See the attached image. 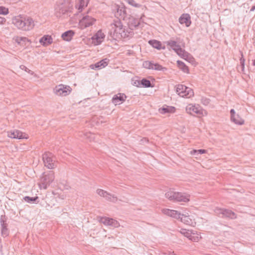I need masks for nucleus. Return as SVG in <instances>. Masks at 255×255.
Segmentation results:
<instances>
[{"label": "nucleus", "mask_w": 255, "mask_h": 255, "mask_svg": "<svg viewBox=\"0 0 255 255\" xmlns=\"http://www.w3.org/2000/svg\"><path fill=\"white\" fill-rule=\"evenodd\" d=\"M7 136L11 138L14 139H23L25 138L23 135V133L18 130H14L13 131H9L7 132Z\"/></svg>", "instance_id": "nucleus-16"}, {"label": "nucleus", "mask_w": 255, "mask_h": 255, "mask_svg": "<svg viewBox=\"0 0 255 255\" xmlns=\"http://www.w3.org/2000/svg\"><path fill=\"white\" fill-rule=\"evenodd\" d=\"M162 212L168 216L174 218L175 219H180L182 214L178 211L170 210L168 209H164L162 210Z\"/></svg>", "instance_id": "nucleus-14"}, {"label": "nucleus", "mask_w": 255, "mask_h": 255, "mask_svg": "<svg viewBox=\"0 0 255 255\" xmlns=\"http://www.w3.org/2000/svg\"><path fill=\"white\" fill-rule=\"evenodd\" d=\"M240 53H241L242 55V57L240 59V64L242 67V71H244L245 70V59L243 58V53L241 51H240Z\"/></svg>", "instance_id": "nucleus-45"}, {"label": "nucleus", "mask_w": 255, "mask_h": 255, "mask_svg": "<svg viewBox=\"0 0 255 255\" xmlns=\"http://www.w3.org/2000/svg\"><path fill=\"white\" fill-rule=\"evenodd\" d=\"M65 2V0H61L59 2L58 6L56 8L55 12V14L57 17H61L63 16L64 17H65V16H71L70 14H69L71 12L70 8L64 4Z\"/></svg>", "instance_id": "nucleus-4"}, {"label": "nucleus", "mask_w": 255, "mask_h": 255, "mask_svg": "<svg viewBox=\"0 0 255 255\" xmlns=\"http://www.w3.org/2000/svg\"><path fill=\"white\" fill-rule=\"evenodd\" d=\"M96 19L87 14L84 15L82 18L79 20V25L80 27L83 29L94 24Z\"/></svg>", "instance_id": "nucleus-7"}, {"label": "nucleus", "mask_w": 255, "mask_h": 255, "mask_svg": "<svg viewBox=\"0 0 255 255\" xmlns=\"http://www.w3.org/2000/svg\"><path fill=\"white\" fill-rule=\"evenodd\" d=\"M6 19L4 17L0 16V24H3L5 22Z\"/></svg>", "instance_id": "nucleus-52"}, {"label": "nucleus", "mask_w": 255, "mask_h": 255, "mask_svg": "<svg viewBox=\"0 0 255 255\" xmlns=\"http://www.w3.org/2000/svg\"><path fill=\"white\" fill-rule=\"evenodd\" d=\"M53 39L51 36L46 35L41 37L39 40V42L41 45L45 46L52 43Z\"/></svg>", "instance_id": "nucleus-22"}, {"label": "nucleus", "mask_w": 255, "mask_h": 255, "mask_svg": "<svg viewBox=\"0 0 255 255\" xmlns=\"http://www.w3.org/2000/svg\"><path fill=\"white\" fill-rule=\"evenodd\" d=\"M177 64L179 68L184 73H188L189 72V69L188 67L183 62L178 60L177 61Z\"/></svg>", "instance_id": "nucleus-33"}, {"label": "nucleus", "mask_w": 255, "mask_h": 255, "mask_svg": "<svg viewBox=\"0 0 255 255\" xmlns=\"http://www.w3.org/2000/svg\"><path fill=\"white\" fill-rule=\"evenodd\" d=\"M124 33L126 34V36H121V38H127L131 37L133 35L132 28L131 27L129 28H126V27H124Z\"/></svg>", "instance_id": "nucleus-35"}, {"label": "nucleus", "mask_w": 255, "mask_h": 255, "mask_svg": "<svg viewBox=\"0 0 255 255\" xmlns=\"http://www.w3.org/2000/svg\"><path fill=\"white\" fill-rule=\"evenodd\" d=\"M231 119L236 116L237 114H236L235 111L234 109H231L230 110Z\"/></svg>", "instance_id": "nucleus-51"}, {"label": "nucleus", "mask_w": 255, "mask_h": 255, "mask_svg": "<svg viewBox=\"0 0 255 255\" xmlns=\"http://www.w3.org/2000/svg\"><path fill=\"white\" fill-rule=\"evenodd\" d=\"M40 204L44 207L48 209V208H51V206L49 204H47L45 201L42 200L40 202Z\"/></svg>", "instance_id": "nucleus-48"}, {"label": "nucleus", "mask_w": 255, "mask_h": 255, "mask_svg": "<svg viewBox=\"0 0 255 255\" xmlns=\"http://www.w3.org/2000/svg\"><path fill=\"white\" fill-rule=\"evenodd\" d=\"M186 87H187L186 86H184L183 85H178L176 87V92L181 97H184V96H185V95L184 94L185 93V91H186Z\"/></svg>", "instance_id": "nucleus-27"}, {"label": "nucleus", "mask_w": 255, "mask_h": 255, "mask_svg": "<svg viewBox=\"0 0 255 255\" xmlns=\"http://www.w3.org/2000/svg\"><path fill=\"white\" fill-rule=\"evenodd\" d=\"M143 67L146 69L160 71H166L167 69L163 67L157 63H154L153 61H145L143 63Z\"/></svg>", "instance_id": "nucleus-6"}, {"label": "nucleus", "mask_w": 255, "mask_h": 255, "mask_svg": "<svg viewBox=\"0 0 255 255\" xmlns=\"http://www.w3.org/2000/svg\"><path fill=\"white\" fill-rule=\"evenodd\" d=\"M97 36V39L98 40L100 37H99L98 34L96 35Z\"/></svg>", "instance_id": "nucleus-55"}, {"label": "nucleus", "mask_w": 255, "mask_h": 255, "mask_svg": "<svg viewBox=\"0 0 255 255\" xmlns=\"http://www.w3.org/2000/svg\"><path fill=\"white\" fill-rule=\"evenodd\" d=\"M76 15H78V13H77V12L76 13L74 14V16H76Z\"/></svg>", "instance_id": "nucleus-56"}, {"label": "nucleus", "mask_w": 255, "mask_h": 255, "mask_svg": "<svg viewBox=\"0 0 255 255\" xmlns=\"http://www.w3.org/2000/svg\"><path fill=\"white\" fill-rule=\"evenodd\" d=\"M159 112L161 114L166 113H173L175 112V108L173 106L165 105L162 108L159 109Z\"/></svg>", "instance_id": "nucleus-21"}, {"label": "nucleus", "mask_w": 255, "mask_h": 255, "mask_svg": "<svg viewBox=\"0 0 255 255\" xmlns=\"http://www.w3.org/2000/svg\"><path fill=\"white\" fill-rule=\"evenodd\" d=\"M14 40L18 44H22L23 43L26 44L27 42H31L30 40L26 37L16 36L14 37Z\"/></svg>", "instance_id": "nucleus-31"}, {"label": "nucleus", "mask_w": 255, "mask_h": 255, "mask_svg": "<svg viewBox=\"0 0 255 255\" xmlns=\"http://www.w3.org/2000/svg\"><path fill=\"white\" fill-rule=\"evenodd\" d=\"M8 9L4 6H0V14L6 15L8 13Z\"/></svg>", "instance_id": "nucleus-42"}, {"label": "nucleus", "mask_w": 255, "mask_h": 255, "mask_svg": "<svg viewBox=\"0 0 255 255\" xmlns=\"http://www.w3.org/2000/svg\"><path fill=\"white\" fill-rule=\"evenodd\" d=\"M97 193L101 197H104L106 200L115 203L117 202V197L114 195L108 193V192L101 189L97 190Z\"/></svg>", "instance_id": "nucleus-11"}, {"label": "nucleus", "mask_w": 255, "mask_h": 255, "mask_svg": "<svg viewBox=\"0 0 255 255\" xmlns=\"http://www.w3.org/2000/svg\"><path fill=\"white\" fill-rule=\"evenodd\" d=\"M207 152L206 150L203 149H194L192 151H191V153L193 154H202L204 153H205Z\"/></svg>", "instance_id": "nucleus-43"}, {"label": "nucleus", "mask_w": 255, "mask_h": 255, "mask_svg": "<svg viewBox=\"0 0 255 255\" xmlns=\"http://www.w3.org/2000/svg\"><path fill=\"white\" fill-rule=\"evenodd\" d=\"M179 56L182 57V58H184V59L186 60L188 58H190L191 55L190 54L185 51V50L182 49L181 48H180L178 49V51H176L175 52Z\"/></svg>", "instance_id": "nucleus-26"}, {"label": "nucleus", "mask_w": 255, "mask_h": 255, "mask_svg": "<svg viewBox=\"0 0 255 255\" xmlns=\"http://www.w3.org/2000/svg\"><path fill=\"white\" fill-rule=\"evenodd\" d=\"M179 22L180 24H185L186 26L189 27L191 23V17L188 13L182 14L179 18Z\"/></svg>", "instance_id": "nucleus-15"}, {"label": "nucleus", "mask_w": 255, "mask_h": 255, "mask_svg": "<svg viewBox=\"0 0 255 255\" xmlns=\"http://www.w3.org/2000/svg\"><path fill=\"white\" fill-rule=\"evenodd\" d=\"M109 59L108 58H104L101 61L96 63L94 64L90 65V68L94 70H100L105 68L107 66L109 62Z\"/></svg>", "instance_id": "nucleus-13"}, {"label": "nucleus", "mask_w": 255, "mask_h": 255, "mask_svg": "<svg viewBox=\"0 0 255 255\" xmlns=\"http://www.w3.org/2000/svg\"><path fill=\"white\" fill-rule=\"evenodd\" d=\"M1 234L3 237H6L9 235V230L7 228V225L1 227Z\"/></svg>", "instance_id": "nucleus-38"}, {"label": "nucleus", "mask_w": 255, "mask_h": 255, "mask_svg": "<svg viewBox=\"0 0 255 255\" xmlns=\"http://www.w3.org/2000/svg\"><path fill=\"white\" fill-rule=\"evenodd\" d=\"M126 1L130 5L135 7H139L141 5V4L137 3L134 0H126Z\"/></svg>", "instance_id": "nucleus-41"}, {"label": "nucleus", "mask_w": 255, "mask_h": 255, "mask_svg": "<svg viewBox=\"0 0 255 255\" xmlns=\"http://www.w3.org/2000/svg\"><path fill=\"white\" fill-rule=\"evenodd\" d=\"M7 218L5 215H1L0 217V226L3 227L7 225L6 223Z\"/></svg>", "instance_id": "nucleus-39"}, {"label": "nucleus", "mask_w": 255, "mask_h": 255, "mask_svg": "<svg viewBox=\"0 0 255 255\" xmlns=\"http://www.w3.org/2000/svg\"><path fill=\"white\" fill-rule=\"evenodd\" d=\"M255 10V5H254V6H253L252 7V8H251V9H250V11H254Z\"/></svg>", "instance_id": "nucleus-53"}, {"label": "nucleus", "mask_w": 255, "mask_h": 255, "mask_svg": "<svg viewBox=\"0 0 255 255\" xmlns=\"http://www.w3.org/2000/svg\"><path fill=\"white\" fill-rule=\"evenodd\" d=\"M54 179V176L53 171H50L47 173H43L40 177V182L38 183L39 188L41 189H46Z\"/></svg>", "instance_id": "nucleus-3"}, {"label": "nucleus", "mask_w": 255, "mask_h": 255, "mask_svg": "<svg viewBox=\"0 0 255 255\" xmlns=\"http://www.w3.org/2000/svg\"><path fill=\"white\" fill-rule=\"evenodd\" d=\"M200 238H201V237H199L198 236H192V235H191V238H189V240L193 242H198L199 241Z\"/></svg>", "instance_id": "nucleus-49"}, {"label": "nucleus", "mask_w": 255, "mask_h": 255, "mask_svg": "<svg viewBox=\"0 0 255 255\" xmlns=\"http://www.w3.org/2000/svg\"><path fill=\"white\" fill-rule=\"evenodd\" d=\"M184 94L185 95V96H184V97L190 98L194 95V92L192 89L187 87L186 91H185V93Z\"/></svg>", "instance_id": "nucleus-37"}, {"label": "nucleus", "mask_w": 255, "mask_h": 255, "mask_svg": "<svg viewBox=\"0 0 255 255\" xmlns=\"http://www.w3.org/2000/svg\"><path fill=\"white\" fill-rule=\"evenodd\" d=\"M176 202H188L190 201V195L186 193L177 192Z\"/></svg>", "instance_id": "nucleus-17"}, {"label": "nucleus", "mask_w": 255, "mask_h": 255, "mask_svg": "<svg viewBox=\"0 0 255 255\" xmlns=\"http://www.w3.org/2000/svg\"><path fill=\"white\" fill-rule=\"evenodd\" d=\"M109 34L111 38L117 40L121 39V36H125L124 27L120 19H115L109 26Z\"/></svg>", "instance_id": "nucleus-2"}, {"label": "nucleus", "mask_w": 255, "mask_h": 255, "mask_svg": "<svg viewBox=\"0 0 255 255\" xmlns=\"http://www.w3.org/2000/svg\"><path fill=\"white\" fill-rule=\"evenodd\" d=\"M74 34V32L73 30H69L62 33L61 36L64 40L69 41L71 40Z\"/></svg>", "instance_id": "nucleus-23"}, {"label": "nucleus", "mask_w": 255, "mask_h": 255, "mask_svg": "<svg viewBox=\"0 0 255 255\" xmlns=\"http://www.w3.org/2000/svg\"><path fill=\"white\" fill-rule=\"evenodd\" d=\"M201 101V103L205 106H207L210 103V99L206 97L202 98Z\"/></svg>", "instance_id": "nucleus-46"}, {"label": "nucleus", "mask_w": 255, "mask_h": 255, "mask_svg": "<svg viewBox=\"0 0 255 255\" xmlns=\"http://www.w3.org/2000/svg\"><path fill=\"white\" fill-rule=\"evenodd\" d=\"M140 81V80H135L133 81L132 85L137 87H141Z\"/></svg>", "instance_id": "nucleus-50"}, {"label": "nucleus", "mask_w": 255, "mask_h": 255, "mask_svg": "<svg viewBox=\"0 0 255 255\" xmlns=\"http://www.w3.org/2000/svg\"><path fill=\"white\" fill-rule=\"evenodd\" d=\"M253 65L254 66H255V59L253 60Z\"/></svg>", "instance_id": "nucleus-54"}, {"label": "nucleus", "mask_w": 255, "mask_h": 255, "mask_svg": "<svg viewBox=\"0 0 255 255\" xmlns=\"http://www.w3.org/2000/svg\"><path fill=\"white\" fill-rule=\"evenodd\" d=\"M140 83L141 85V87L144 88H150L153 87V85H152L150 80L146 79L143 78L140 81Z\"/></svg>", "instance_id": "nucleus-32"}, {"label": "nucleus", "mask_w": 255, "mask_h": 255, "mask_svg": "<svg viewBox=\"0 0 255 255\" xmlns=\"http://www.w3.org/2000/svg\"><path fill=\"white\" fill-rule=\"evenodd\" d=\"M180 233L189 239L191 238V235L195 234L193 231L186 229H181Z\"/></svg>", "instance_id": "nucleus-34"}, {"label": "nucleus", "mask_w": 255, "mask_h": 255, "mask_svg": "<svg viewBox=\"0 0 255 255\" xmlns=\"http://www.w3.org/2000/svg\"><path fill=\"white\" fill-rule=\"evenodd\" d=\"M89 0H77L75 7L79 12L82 11L84 7L88 5Z\"/></svg>", "instance_id": "nucleus-20"}, {"label": "nucleus", "mask_w": 255, "mask_h": 255, "mask_svg": "<svg viewBox=\"0 0 255 255\" xmlns=\"http://www.w3.org/2000/svg\"><path fill=\"white\" fill-rule=\"evenodd\" d=\"M72 89L69 86L60 84L56 86L54 89V93L59 96H66L70 94Z\"/></svg>", "instance_id": "nucleus-5"}, {"label": "nucleus", "mask_w": 255, "mask_h": 255, "mask_svg": "<svg viewBox=\"0 0 255 255\" xmlns=\"http://www.w3.org/2000/svg\"><path fill=\"white\" fill-rule=\"evenodd\" d=\"M215 213L220 216L222 215V217L229 218L232 219H236V216L235 213L230 210L222 209V208H216Z\"/></svg>", "instance_id": "nucleus-10"}, {"label": "nucleus", "mask_w": 255, "mask_h": 255, "mask_svg": "<svg viewBox=\"0 0 255 255\" xmlns=\"http://www.w3.org/2000/svg\"><path fill=\"white\" fill-rule=\"evenodd\" d=\"M180 219L182 222L187 225H190L191 223V220L189 218V216H185L183 214H182Z\"/></svg>", "instance_id": "nucleus-36"}, {"label": "nucleus", "mask_w": 255, "mask_h": 255, "mask_svg": "<svg viewBox=\"0 0 255 255\" xmlns=\"http://www.w3.org/2000/svg\"><path fill=\"white\" fill-rule=\"evenodd\" d=\"M148 43L152 46L153 48H155L158 50H160L161 49H165V47H162V44L161 42L157 40H150L148 41Z\"/></svg>", "instance_id": "nucleus-24"}, {"label": "nucleus", "mask_w": 255, "mask_h": 255, "mask_svg": "<svg viewBox=\"0 0 255 255\" xmlns=\"http://www.w3.org/2000/svg\"><path fill=\"white\" fill-rule=\"evenodd\" d=\"M167 43L175 52L178 51V49L181 48V46L174 40H169L167 42Z\"/></svg>", "instance_id": "nucleus-28"}, {"label": "nucleus", "mask_w": 255, "mask_h": 255, "mask_svg": "<svg viewBox=\"0 0 255 255\" xmlns=\"http://www.w3.org/2000/svg\"><path fill=\"white\" fill-rule=\"evenodd\" d=\"M108 226H111L115 228H117L120 226L119 223L116 220L112 218L110 219V222Z\"/></svg>", "instance_id": "nucleus-40"}, {"label": "nucleus", "mask_w": 255, "mask_h": 255, "mask_svg": "<svg viewBox=\"0 0 255 255\" xmlns=\"http://www.w3.org/2000/svg\"><path fill=\"white\" fill-rule=\"evenodd\" d=\"M131 17V16H130ZM129 26L133 28H136L140 24V21L138 18H135L133 17H130Z\"/></svg>", "instance_id": "nucleus-30"}, {"label": "nucleus", "mask_w": 255, "mask_h": 255, "mask_svg": "<svg viewBox=\"0 0 255 255\" xmlns=\"http://www.w3.org/2000/svg\"><path fill=\"white\" fill-rule=\"evenodd\" d=\"M186 110L187 113L190 114H193L194 113L201 114L202 113V110L200 109V107L198 106L189 105L186 107Z\"/></svg>", "instance_id": "nucleus-18"}, {"label": "nucleus", "mask_w": 255, "mask_h": 255, "mask_svg": "<svg viewBox=\"0 0 255 255\" xmlns=\"http://www.w3.org/2000/svg\"><path fill=\"white\" fill-rule=\"evenodd\" d=\"M23 199L26 202L30 204H37L39 202V197L38 196H25L23 197Z\"/></svg>", "instance_id": "nucleus-25"}, {"label": "nucleus", "mask_w": 255, "mask_h": 255, "mask_svg": "<svg viewBox=\"0 0 255 255\" xmlns=\"http://www.w3.org/2000/svg\"><path fill=\"white\" fill-rule=\"evenodd\" d=\"M20 68L23 70H24L25 72H27L28 73L33 75V72L29 70L28 68H27L25 66L23 65H21L20 66Z\"/></svg>", "instance_id": "nucleus-47"}, {"label": "nucleus", "mask_w": 255, "mask_h": 255, "mask_svg": "<svg viewBox=\"0 0 255 255\" xmlns=\"http://www.w3.org/2000/svg\"><path fill=\"white\" fill-rule=\"evenodd\" d=\"M127 98L124 93H119L113 97L112 102L115 105H119L125 102Z\"/></svg>", "instance_id": "nucleus-12"}, {"label": "nucleus", "mask_w": 255, "mask_h": 255, "mask_svg": "<svg viewBox=\"0 0 255 255\" xmlns=\"http://www.w3.org/2000/svg\"><path fill=\"white\" fill-rule=\"evenodd\" d=\"M177 192V191H175L174 190L170 189L165 193V196L169 200L172 202H176Z\"/></svg>", "instance_id": "nucleus-19"}, {"label": "nucleus", "mask_w": 255, "mask_h": 255, "mask_svg": "<svg viewBox=\"0 0 255 255\" xmlns=\"http://www.w3.org/2000/svg\"><path fill=\"white\" fill-rule=\"evenodd\" d=\"M125 6H119L117 5V11L115 13L116 16L117 17V19H123L124 20H127L128 19H130V15L128 14L126 9Z\"/></svg>", "instance_id": "nucleus-8"}, {"label": "nucleus", "mask_w": 255, "mask_h": 255, "mask_svg": "<svg viewBox=\"0 0 255 255\" xmlns=\"http://www.w3.org/2000/svg\"><path fill=\"white\" fill-rule=\"evenodd\" d=\"M42 159L44 165L48 169L54 168V162L52 159V154L50 152H46L42 155Z\"/></svg>", "instance_id": "nucleus-9"}, {"label": "nucleus", "mask_w": 255, "mask_h": 255, "mask_svg": "<svg viewBox=\"0 0 255 255\" xmlns=\"http://www.w3.org/2000/svg\"><path fill=\"white\" fill-rule=\"evenodd\" d=\"M12 23L18 29L25 31L31 30L34 26V22L31 17L21 15L13 18Z\"/></svg>", "instance_id": "nucleus-1"}, {"label": "nucleus", "mask_w": 255, "mask_h": 255, "mask_svg": "<svg viewBox=\"0 0 255 255\" xmlns=\"http://www.w3.org/2000/svg\"><path fill=\"white\" fill-rule=\"evenodd\" d=\"M231 121L236 125H243L244 124V120L237 114L236 116L231 119Z\"/></svg>", "instance_id": "nucleus-29"}, {"label": "nucleus", "mask_w": 255, "mask_h": 255, "mask_svg": "<svg viewBox=\"0 0 255 255\" xmlns=\"http://www.w3.org/2000/svg\"><path fill=\"white\" fill-rule=\"evenodd\" d=\"M110 218L104 217H102L101 219V222L103 223L105 225H109V223L110 222Z\"/></svg>", "instance_id": "nucleus-44"}]
</instances>
